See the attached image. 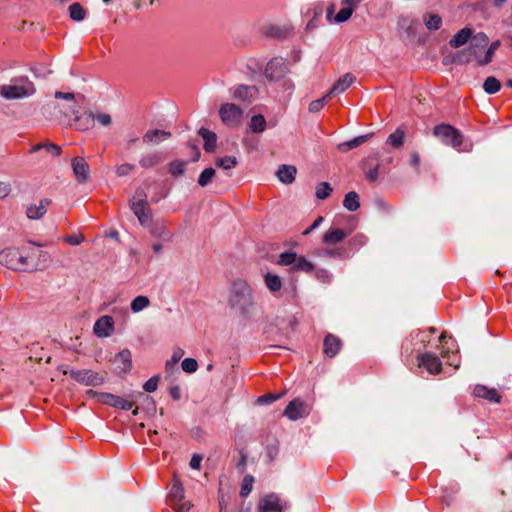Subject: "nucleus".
<instances>
[{
	"instance_id": "nucleus-9",
	"label": "nucleus",
	"mask_w": 512,
	"mask_h": 512,
	"mask_svg": "<svg viewBox=\"0 0 512 512\" xmlns=\"http://www.w3.org/2000/svg\"><path fill=\"white\" fill-rule=\"evenodd\" d=\"M359 3H347L345 0H342V5L344 7L333 17V14L335 12V6L334 4H330L326 9V18L329 23L336 22V23H343L347 21L353 14L354 10L358 6Z\"/></svg>"
},
{
	"instance_id": "nucleus-56",
	"label": "nucleus",
	"mask_w": 512,
	"mask_h": 512,
	"mask_svg": "<svg viewBox=\"0 0 512 512\" xmlns=\"http://www.w3.org/2000/svg\"><path fill=\"white\" fill-rule=\"evenodd\" d=\"M183 354H184V351L181 349L174 351L171 359L166 361V364H165L166 370L173 369L176 366L177 362L181 359Z\"/></svg>"
},
{
	"instance_id": "nucleus-3",
	"label": "nucleus",
	"mask_w": 512,
	"mask_h": 512,
	"mask_svg": "<svg viewBox=\"0 0 512 512\" xmlns=\"http://www.w3.org/2000/svg\"><path fill=\"white\" fill-rule=\"evenodd\" d=\"M0 264L15 271H34L38 264L31 255H23L18 249L8 248L0 252Z\"/></svg>"
},
{
	"instance_id": "nucleus-22",
	"label": "nucleus",
	"mask_w": 512,
	"mask_h": 512,
	"mask_svg": "<svg viewBox=\"0 0 512 512\" xmlns=\"http://www.w3.org/2000/svg\"><path fill=\"white\" fill-rule=\"evenodd\" d=\"M95 117L92 111H85L74 118V125L78 130L86 131L94 126Z\"/></svg>"
},
{
	"instance_id": "nucleus-29",
	"label": "nucleus",
	"mask_w": 512,
	"mask_h": 512,
	"mask_svg": "<svg viewBox=\"0 0 512 512\" xmlns=\"http://www.w3.org/2000/svg\"><path fill=\"white\" fill-rule=\"evenodd\" d=\"M264 282L271 293H276L282 288V281L276 274L266 273L264 275Z\"/></svg>"
},
{
	"instance_id": "nucleus-11",
	"label": "nucleus",
	"mask_w": 512,
	"mask_h": 512,
	"mask_svg": "<svg viewBox=\"0 0 512 512\" xmlns=\"http://www.w3.org/2000/svg\"><path fill=\"white\" fill-rule=\"evenodd\" d=\"M70 377L87 386H98L104 382V377L97 372L88 369L72 370Z\"/></svg>"
},
{
	"instance_id": "nucleus-51",
	"label": "nucleus",
	"mask_w": 512,
	"mask_h": 512,
	"mask_svg": "<svg viewBox=\"0 0 512 512\" xmlns=\"http://www.w3.org/2000/svg\"><path fill=\"white\" fill-rule=\"evenodd\" d=\"M366 243H367V237L361 233L356 234L349 241V245L354 249H359V248L363 247Z\"/></svg>"
},
{
	"instance_id": "nucleus-38",
	"label": "nucleus",
	"mask_w": 512,
	"mask_h": 512,
	"mask_svg": "<svg viewBox=\"0 0 512 512\" xmlns=\"http://www.w3.org/2000/svg\"><path fill=\"white\" fill-rule=\"evenodd\" d=\"M186 162L182 160H174L168 164V171L173 177H178L184 174Z\"/></svg>"
},
{
	"instance_id": "nucleus-49",
	"label": "nucleus",
	"mask_w": 512,
	"mask_h": 512,
	"mask_svg": "<svg viewBox=\"0 0 512 512\" xmlns=\"http://www.w3.org/2000/svg\"><path fill=\"white\" fill-rule=\"evenodd\" d=\"M500 46V42L499 41H494L490 44L489 47H486V51H485V55L483 57V60L481 61L483 64H488L491 62L492 60V57L495 53V51L498 49V47Z\"/></svg>"
},
{
	"instance_id": "nucleus-21",
	"label": "nucleus",
	"mask_w": 512,
	"mask_h": 512,
	"mask_svg": "<svg viewBox=\"0 0 512 512\" xmlns=\"http://www.w3.org/2000/svg\"><path fill=\"white\" fill-rule=\"evenodd\" d=\"M355 81V77L351 73H346L341 76L332 86L327 96L333 94H340L346 91Z\"/></svg>"
},
{
	"instance_id": "nucleus-41",
	"label": "nucleus",
	"mask_w": 512,
	"mask_h": 512,
	"mask_svg": "<svg viewBox=\"0 0 512 512\" xmlns=\"http://www.w3.org/2000/svg\"><path fill=\"white\" fill-rule=\"evenodd\" d=\"M215 164L217 167H220L224 170H229L236 166L237 159L234 156H225L216 159Z\"/></svg>"
},
{
	"instance_id": "nucleus-1",
	"label": "nucleus",
	"mask_w": 512,
	"mask_h": 512,
	"mask_svg": "<svg viewBox=\"0 0 512 512\" xmlns=\"http://www.w3.org/2000/svg\"><path fill=\"white\" fill-rule=\"evenodd\" d=\"M227 303L234 314L244 323L257 322L263 314V310L256 300L254 289L242 279L232 283Z\"/></svg>"
},
{
	"instance_id": "nucleus-63",
	"label": "nucleus",
	"mask_w": 512,
	"mask_h": 512,
	"mask_svg": "<svg viewBox=\"0 0 512 512\" xmlns=\"http://www.w3.org/2000/svg\"><path fill=\"white\" fill-rule=\"evenodd\" d=\"M171 506L176 512H188L190 509V505L182 501H180L179 503L171 504Z\"/></svg>"
},
{
	"instance_id": "nucleus-47",
	"label": "nucleus",
	"mask_w": 512,
	"mask_h": 512,
	"mask_svg": "<svg viewBox=\"0 0 512 512\" xmlns=\"http://www.w3.org/2000/svg\"><path fill=\"white\" fill-rule=\"evenodd\" d=\"M253 482H254V478L250 475H247L243 478L241 490H240L241 497L245 498L250 494V492L252 490Z\"/></svg>"
},
{
	"instance_id": "nucleus-45",
	"label": "nucleus",
	"mask_w": 512,
	"mask_h": 512,
	"mask_svg": "<svg viewBox=\"0 0 512 512\" xmlns=\"http://www.w3.org/2000/svg\"><path fill=\"white\" fill-rule=\"evenodd\" d=\"M297 260V254L294 252H284L281 253L277 263L282 266H294Z\"/></svg>"
},
{
	"instance_id": "nucleus-44",
	"label": "nucleus",
	"mask_w": 512,
	"mask_h": 512,
	"mask_svg": "<svg viewBox=\"0 0 512 512\" xmlns=\"http://www.w3.org/2000/svg\"><path fill=\"white\" fill-rule=\"evenodd\" d=\"M332 187L328 182H321L316 187V197L320 200H324L330 196Z\"/></svg>"
},
{
	"instance_id": "nucleus-36",
	"label": "nucleus",
	"mask_w": 512,
	"mask_h": 512,
	"mask_svg": "<svg viewBox=\"0 0 512 512\" xmlns=\"http://www.w3.org/2000/svg\"><path fill=\"white\" fill-rule=\"evenodd\" d=\"M483 89L487 94H495L501 89V82L493 76L487 77Z\"/></svg>"
},
{
	"instance_id": "nucleus-59",
	"label": "nucleus",
	"mask_w": 512,
	"mask_h": 512,
	"mask_svg": "<svg viewBox=\"0 0 512 512\" xmlns=\"http://www.w3.org/2000/svg\"><path fill=\"white\" fill-rule=\"evenodd\" d=\"M95 121H97L102 126H109L112 123V118L107 113H97L94 114Z\"/></svg>"
},
{
	"instance_id": "nucleus-52",
	"label": "nucleus",
	"mask_w": 512,
	"mask_h": 512,
	"mask_svg": "<svg viewBox=\"0 0 512 512\" xmlns=\"http://www.w3.org/2000/svg\"><path fill=\"white\" fill-rule=\"evenodd\" d=\"M134 168L135 166L133 164L123 163L121 165L116 166L115 172L117 176L124 177L129 175L134 170Z\"/></svg>"
},
{
	"instance_id": "nucleus-40",
	"label": "nucleus",
	"mask_w": 512,
	"mask_h": 512,
	"mask_svg": "<svg viewBox=\"0 0 512 512\" xmlns=\"http://www.w3.org/2000/svg\"><path fill=\"white\" fill-rule=\"evenodd\" d=\"M70 18L74 21H82L86 16V11L79 3H73L69 7Z\"/></svg>"
},
{
	"instance_id": "nucleus-26",
	"label": "nucleus",
	"mask_w": 512,
	"mask_h": 512,
	"mask_svg": "<svg viewBox=\"0 0 512 512\" xmlns=\"http://www.w3.org/2000/svg\"><path fill=\"white\" fill-rule=\"evenodd\" d=\"M198 134L204 140L205 151L213 152L216 148V143H217L216 134L206 128H203V127L199 129Z\"/></svg>"
},
{
	"instance_id": "nucleus-25",
	"label": "nucleus",
	"mask_w": 512,
	"mask_h": 512,
	"mask_svg": "<svg viewBox=\"0 0 512 512\" xmlns=\"http://www.w3.org/2000/svg\"><path fill=\"white\" fill-rule=\"evenodd\" d=\"M171 136L170 132L165 130L153 129L148 130L143 136V142L149 144H159Z\"/></svg>"
},
{
	"instance_id": "nucleus-35",
	"label": "nucleus",
	"mask_w": 512,
	"mask_h": 512,
	"mask_svg": "<svg viewBox=\"0 0 512 512\" xmlns=\"http://www.w3.org/2000/svg\"><path fill=\"white\" fill-rule=\"evenodd\" d=\"M184 497V489L183 486L175 482L173 486L171 487L170 493H169V501L170 505L174 503H179L183 500Z\"/></svg>"
},
{
	"instance_id": "nucleus-6",
	"label": "nucleus",
	"mask_w": 512,
	"mask_h": 512,
	"mask_svg": "<svg viewBox=\"0 0 512 512\" xmlns=\"http://www.w3.org/2000/svg\"><path fill=\"white\" fill-rule=\"evenodd\" d=\"M243 110L234 103H225L220 106L219 116L222 123L228 127H238L243 120Z\"/></svg>"
},
{
	"instance_id": "nucleus-5",
	"label": "nucleus",
	"mask_w": 512,
	"mask_h": 512,
	"mask_svg": "<svg viewBox=\"0 0 512 512\" xmlns=\"http://www.w3.org/2000/svg\"><path fill=\"white\" fill-rule=\"evenodd\" d=\"M35 92V87L28 79H20L17 83L1 87V95L6 99L28 97Z\"/></svg>"
},
{
	"instance_id": "nucleus-2",
	"label": "nucleus",
	"mask_w": 512,
	"mask_h": 512,
	"mask_svg": "<svg viewBox=\"0 0 512 512\" xmlns=\"http://www.w3.org/2000/svg\"><path fill=\"white\" fill-rule=\"evenodd\" d=\"M488 43V37L484 33H478L473 36L466 49L460 50L455 54L453 62L456 64H466L475 61L483 66L484 64L481 61L485 55Z\"/></svg>"
},
{
	"instance_id": "nucleus-30",
	"label": "nucleus",
	"mask_w": 512,
	"mask_h": 512,
	"mask_svg": "<svg viewBox=\"0 0 512 512\" xmlns=\"http://www.w3.org/2000/svg\"><path fill=\"white\" fill-rule=\"evenodd\" d=\"M254 87L245 85L237 86L233 91V97L243 101H249L254 95Z\"/></svg>"
},
{
	"instance_id": "nucleus-16",
	"label": "nucleus",
	"mask_w": 512,
	"mask_h": 512,
	"mask_svg": "<svg viewBox=\"0 0 512 512\" xmlns=\"http://www.w3.org/2000/svg\"><path fill=\"white\" fill-rule=\"evenodd\" d=\"M115 370L118 374H126L132 368V356L128 349L120 351L114 358Z\"/></svg>"
},
{
	"instance_id": "nucleus-42",
	"label": "nucleus",
	"mask_w": 512,
	"mask_h": 512,
	"mask_svg": "<svg viewBox=\"0 0 512 512\" xmlns=\"http://www.w3.org/2000/svg\"><path fill=\"white\" fill-rule=\"evenodd\" d=\"M387 142L394 148H400L404 143V132L397 129L395 132L389 135Z\"/></svg>"
},
{
	"instance_id": "nucleus-19",
	"label": "nucleus",
	"mask_w": 512,
	"mask_h": 512,
	"mask_svg": "<svg viewBox=\"0 0 512 512\" xmlns=\"http://www.w3.org/2000/svg\"><path fill=\"white\" fill-rule=\"evenodd\" d=\"M341 347H342V342L339 337H337L333 334H328L324 338L323 352L327 357H329V358L335 357L337 355V353L340 351Z\"/></svg>"
},
{
	"instance_id": "nucleus-24",
	"label": "nucleus",
	"mask_w": 512,
	"mask_h": 512,
	"mask_svg": "<svg viewBox=\"0 0 512 512\" xmlns=\"http://www.w3.org/2000/svg\"><path fill=\"white\" fill-rule=\"evenodd\" d=\"M472 36V30L468 27H465L461 29L459 32H457L449 41V45L453 48H459L465 44H467L471 39Z\"/></svg>"
},
{
	"instance_id": "nucleus-31",
	"label": "nucleus",
	"mask_w": 512,
	"mask_h": 512,
	"mask_svg": "<svg viewBox=\"0 0 512 512\" xmlns=\"http://www.w3.org/2000/svg\"><path fill=\"white\" fill-rule=\"evenodd\" d=\"M41 149H45L48 153L52 154L53 156H59L61 154V147L50 142L35 144L31 147L29 152L36 153Z\"/></svg>"
},
{
	"instance_id": "nucleus-62",
	"label": "nucleus",
	"mask_w": 512,
	"mask_h": 512,
	"mask_svg": "<svg viewBox=\"0 0 512 512\" xmlns=\"http://www.w3.org/2000/svg\"><path fill=\"white\" fill-rule=\"evenodd\" d=\"M367 139H368V135L358 136V137L348 141L344 145H346L349 149H353V148H356L359 145L363 144L364 142H366Z\"/></svg>"
},
{
	"instance_id": "nucleus-46",
	"label": "nucleus",
	"mask_w": 512,
	"mask_h": 512,
	"mask_svg": "<svg viewBox=\"0 0 512 512\" xmlns=\"http://www.w3.org/2000/svg\"><path fill=\"white\" fill-rule=\"evenodd\" d=\"M151 233L163 240H170L171 239V233L165 228L162 224H156L152 229Z\"/></svg>"
},
{
	"instance_id": "nucleus-58",
	"label": "nucleus",
	"mask_w": 512,
	"mask_h": 512,
	"mask_svg": "<svg viewBox=\"0 0 512 512\" xmlns=\"http://www.w3.org/2000/svg\"><path fill=\"white\" fill-rule=\"evenodd\" d=\"M134 404L133 402L131 401H128L124 398H121L119 396H117V399H116V402H115V405L114 407L115 408H119V409H122V410H125V411H129L133 408Z\"/></svg>"
},
{
	"instance_id": "nucleus-34",
	"label": "nucleus",
	"mask_w": 512,
	"mask_h": 512,
	"mask_svg": "<svg viewBox=\"0 0 512 512\" xmlns=\"http://www.w3.org/2000/svg\"><path fill=\"white\" fill-rule=\"evenodd\" d=\"M249 128L254 133H262L266 129V120L263 115H254L249 123Z\"/></svg>"
},
{
	"instance_id": "nucleus-54",
	"label": "nucleus",
	"mask_w": 512,
	"mask_h": 512,
	"mask_svg": "<svg viewBox=\"0 0 512 512\" xmlns=\"http://www.w3.org/2000/svg\"><path fill=\"white\" fill-rule=\"evenodd\" d=\"M84 236L82 234H71L66 235L62 238V240L70 245L77 246L80 245L84 241Z\"/></svg>"
},
{
	"instance_id": "nucleus-39",
	"label": "nucleus",
	"mask_w": 512,
	"mask_h": 512,
	"mask_svg": "<svg viewBox=\"0 0 512 512\" xmlns=\"http://www.w3.org/2000/svg\"><path fill=\"white\" fill-rule=\"evenodd\" d=\"M423 20L429 30H438L442 24V19L438 14H427Z\"/></svg>"
},
{
	"instance_id": "nucleus-10",
	"label": "nucleus",
	"mask_w": 512,
	"mask_h": 512,
	"mask_svg": "<svg viewBox=\"0 0 512 512\" xmlns=\"http://www.w3.org/2000/svg\"><path fill=\"white\" fill-rule=\"evenodd\" d=\"M130 208L142 226H149L152 222V214L147 206L145 197L130 201Z\"/></svg>"
},
{
	"instance_id": "nucleus-37",
	"label": "nucleus",
	"mask_w": 512,
	"mask_h": 512,
	"mask_svg": "<svg viewBox=\"0 0 512 512\" xmlns=\"http://www.w3.org/2000/svg\"><path fill=\"white\" fill-rule=\"evenodd\" d=\"M149 305H150L149 298L146 296L140 295L132 300L130 306H131V310L134 313H138V312L144 310L145 308H147Z\"/></svg>"
},
{
	"instance_id": "nucleus-23",
	"label": "nucleus",
	"mask_w": 512,
	"mask_h": 512,
	"mask_svg": "<svg viewBox=\"0 0 512 512\" xmlns=\"http://www.w3.org/2000/svg\"><path fill=\"white\" fill-rule=\"evenodd\" d=\"M297 169L293 165H280L276 172V175L280 182L285 184H291L295 180Z\"/></svg>"
},
{
	"instance_id": "nucleus-48",
	"label": "nucleus",
	"mask_w": 512,
	"mask_h": 512,
	"mask_svg": "<svg viewBox=\"0 0 512 512\" xmlns=\"http://www.w3.org/2000/svg\"><path fill=\"white\" fill-rule=\"evenodd\" d=\"M436 332L434 327H430L427 330L420 331L417 334V338L422 343V347L425 348L430 343L431 336Z\"/></svg>"
},
{
	"instance_id": "nucleus-7",
	"label": "nucleus",
	"mask_w": 512,
	"mask_h": 512,
	"mask_svg": "<svg viewBox=\"0 0 512 512\" xmlns=\"http://www.w3.org/2000/svg\"><path fill=\"white\" fill-rule=\"evenodd\" d=\"M290 507L275 493L265 495L258 504V512H285Z\"/></svg>"
},
{
	"instance_id": "nucleus-15",
	"label": "nucleus",
	"mask_w": 512,
	"mask_h": 512,
	"mask_svg": "<svg viewBox=\"0 0 512 512\" xmlns=\"http://www.w3.org/2000/svg\"><path fill=\"white\" fill-rule=\"evenodd\" d=\"M114 330V320L111 316H101L94 324L93 331L97 337H109Z\"/></svg>"
},
{
	"instance_id": "nucleus-64",
	"label": "nucleus",
	"mask_w": 512,
	"mask_h": 512,
	"mask_svg": "<svg viewBox=\"0 0 512 512\" xmlns=\"http://www.w3.org/2000/svg\"><path fill=\"white\" fill-rule=\"evenodd\" d=\"M243 144L249 150H255V149H257V146H258V140L255 139V138H248V137H246L243 140Z\"/></svg>"
},
{
	"instance_id": "nucleus-43",
	"label": "nucleus",
	"mask_w": 512,
	"mask_h": 512,
	"mask_svg": "<svg viewBox=\"0 0 512 512\" xmlns=\"http://www.w3.org/2000/svg\"><path fill=\"white\" fill-rule=\"evenodd\" d=\"M215 176V170L213 168H206L204 169L198 178V184L201 187L207 186L209 183H211L213 177Z\"/></svg>"
},
{
	"instance_id": "nucleus-55",
	"label": "nucleus",
	"mask_w": 512,
	"mask_h": 512,
	"mask_svg": "<svg viewBox=\"0 0 512 512\" xmlns=\"http://www.w3.org/2000/svg\"><path fill=\"white\" fill-rule=\"evenodd\" d=\"M416 345L417 344H414L412 339L411 340L406 339L402 343V355L405 357H410L412 355L413 351L418 349L416 347Z\"/></svg>"
},
{
	"instance_id": "nucleus-18",
	"label": "nucleus",
	"mask_w": 512,
	"mask_h": 512,
	"mask_svg": "<svg viewBox=\"0 0 512 512\" xmlns=\"http://www.w3.org/2000/svg\"><path fill=\"white\" fill-rule=\"evenodd\" d=\"M164 161V155L160 151H152L142 154L139 159V165L143 169H151Z\"/></svg>"
},
{
	"instance_id": "nucleus-12",
	"label": "nucleus",
	"mask_w": 512,
	"mask_h": 512,
	"mask_svg": "<svg viewBox=\"0 0 512 512\" xmlns=\"http://www.w3.org/2000/svg\"><path fill=\"white\" fill-rule=\"evenodd\" d=\"M419 367H423L430 374L437 375L442 370V363L440 358L431 352H425L417 356Z\"/></svg>"
},
{
	"instance_id": "nucleus-53",
	"label": "nucleus",
	"mask_w": 512,
	"mask_h": 512,
	"mask_svg": "<svg viewBox=\"0 0 512 512\" xmlns=\"http://www.w3.org/2000/svg\"><path fill=\"white\" fill-rule=\"evenodd\" d=\"M330 96H327V94L317 100H314L312 101L310 104H309V112L311 113H316L318 111H320L325 103H326V100L327 98H329Z\"/></svg>"
},
{
	"instance_id": "nucleus-32",
	"label": "nucleus",
	"mask_w": 512,
	"mask_h": 512,
	"mask_svg": "<svg viewBox=\"0 0 512 512\" xmlns=\"http://www.w3.org/2000/svg\"><path fill=\"white\" fill-rule=\"evenodd\" d=\"M343 205L351 212L356 211L360 207L358 194L354 191L348 192L344 197Z\"/></svg>"
},
{
	"instance_id": "nucleus-60",
	"label": "nucleus",
	"mask_w": 512,
	"mask_h": 512,
	"mask_svg": "<svg viewBox=\"0 0 512 512\" xmlns=\"http://www.w3.org/2000/svg\"><path fill=\"white\" fill-rule=\"evenodd\" d=\"M324 255L329 256V257L344 258V257L348 256V253H347V251L345 249H341V248H338V249H325L324 250Z\"/></svg>"
},
{
	"instance_id": "nucleus-57",
	"label": "nucleus",
	"mask_w": 512,
	"mask_h": 512,
	"mask_svg": "<svg viewBox=\"0 0 512 512\" xmlns=\"http://www.w3.org/2000/svg\"><path fill=\"white\" fill-rule=\"evenodd\" d=\"M158 382H159V376H153L144 383L143 389L146 392H154V391H156V389L158 387Z\"/></svg>"
},
{
	"instance_id": "nucleus-33",
	"label": "nucleus",
	"mask_w": 512,
	"mask_h": 512,
	"mask_svg": "<svg viewBox=\"0 0 512 512\" xmlns=\"http://www.w3.org/2000/svg\"><path fill=\"white\" fill-rule=\"evenodd\" d=\"M291 270L293 272L301 271V272L309 273L314 270V265L312 262L308 261L304 256H299V257L297 256V260H296L294 266H292Z\"/></svg>"
},
{
	"instance_id": "nucleus-17",
	"label": "nucleus",
	"mask_w": 512,
	"mask_h": 512,
	"mask_svg": "<svg viewBox=\"0 0 512 512\" xmlns=\"http://www.w3.org/2000/svg\"><path fill=\"white\" fill-rule=\"evenodd\" d=\"M72 168L74 175L79 183H85L90 174V168L88 163L83 159L76 157L72 160Z\"/></svg>"
},
{
	"instance_id": "nucleus-27",
	"label": "nucleus",
	"mask_w": 512,
	"mask_h": 512,
	"mask_svg": "<svg viewBox=\"0 0 512 512\" xmlns=\"http://www.w3.org/2000/svg\"><path fill=\"white\" fill-rule=\"evenodd\" d=\"M349 232L342 229H331L328 230L323 236V242L326 244H335L341 242L347 237Z\"/></svg>"
},
{
	"instance_id": "nucleus-14",
	"label": "nucleus",
	"mask_w": 512,
	"mask_h": 512,
	"mask_svg": "<svg viewBox=\"0 0 512 512\" xmlns=\"http://www.w3.org/2000/svg\"><path fill=\"white\" fill-rule=\"evenodd\" d=\"M51 203L50 199L43 198L38 203L29 204L26 209V216L31 220L41 219L46 214Z\"/></svg>"
},
{
	"instance_id": "nucleus-61",
	"label": "nucleus",
	"mask_w": 512,
	"mask_h": 512,
	"mask_svg": "<svg viewBox=\"0 0 512 512\" xmlns=\"http://www.w3.org/2000/svg\"><path fill=\"white\" fill-rule=\"evenodd\" d=\"M281 397V394H266L258 397V404H270Z\"/></svg>"
},
{
	"instance_id": "nucleus-50",
	"label": "nucleus",
	"mask_w": 512,
	"mask_h": 512,
	"mask_svg": "<svg viewBox=\"0 0 512 512\" xmlns=\"http://www.w3.org/2000/svg\"><path fill=\"white\" fill-rule=\"evenodd\" d=\"M181 368L186 373H194L198 369V363L193 358H185L181 363Z\"/></svg>"
},
{
	"instance_id": "nucleus-20",
	"label": "nucleus",
	"mask_w": 512,
	"mask_h": 512,
	"mask_svg": "<svg viewBox=\"0 0 512 512\" xmlns=\"http://www.w3.org/2000/svg\"><path fill=\"white\" fill-rule=\"evenodd\" d=\"M473 395L476 398L485 399L489 402L499 403L501 396L494 388H488L484 385H476L473 389Z\"/></svg>"
},
{
	"instance_id": "nucleus-28",
	"label": "nucleus",
	"mask_w": 512,
	"mask_h": 512,
	"mask_svg": "<svg viewBox=\"0 0 512 512\" xmlns=\"http://www.w3.org/2000/svg\"><path fill=\"white\" fill-rule=\"evenodd\" d=\"M88 394L95 398L99 403L114 407L117 396L106 392H97L90 390Z\"/></svg>"
},
{
	"instance_id": "nucleus-4",
	"label": "nucleus",
	"mask_w": 512,
	"mask_h": 512,
	"mask_svg": "<svg viewBox=\"0 0 512 512\" xmlns=\"http://www.w3.org/2000/svg\"><path fill=\"white\" fill-rule=\"evenodd\" d=\"M433 135L443 144L457 149L458 151L468 152L472 148L471 144H466L463 149L460 148L463 144V135L458 129L449 124L442 123L436 125L433 129Z\"/></svg>"
},
{
	"instance_id": "nucleus-8",
	"label": "nucleus",
	"mask_w": 512,
	"mask_h": 512,
	"mask_svg": "<svg viewBox=\"0 0 512 512\" xmlns=\"http://www.w3.org/2000/svg\"><path fill=\"white\" fill-rule=\"evenodd\" d=\"M288 64L282 57L271 59L265 67V77L270 81H278L288 73Z\"/></svg>"
},
{
	"instance_id": "nucleus-13",
	"label": "nucleus",
	"mask_w": 512,
	"mask_h": 512,
	"mask_svg": "<svg viewBox=\"0 0 512 512\" xmlns=\"http://www.w3.org/2000/svg\"><path fill=\"white\" fill-rule=\"evenodd\" d=\"M310 413V407L301 399L296 398L289 402L284 410V415L290 420H298Z\"/></svg>"
}]
</instances>
